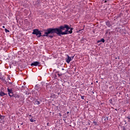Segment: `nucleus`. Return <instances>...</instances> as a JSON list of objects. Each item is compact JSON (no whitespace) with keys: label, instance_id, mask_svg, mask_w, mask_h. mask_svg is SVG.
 Returning a JSON list of instances; mask_svg holds the SVG:
<instances>
[{"label":"nucleus","instance_id":"nucleus-1","mask_svg":"<svg viewBox=\"0 0 130 130\" xmlns=\"http://www.w3.org/2000/svg\"><path fill=\"white\" fill-rule=\"evenodd\" d=\"M68 29L69 25L68 24L61 25L59 28H48L46 34L47 36L48 35V34L54 35L55 34L58 35V36H61V35H67Z\"/></svg>","mask_w":130,"mask_h":130},{"label":"nucleus","instance_id":"nucleus-2","mask_svg":"<svg viewBox=\"0 0 130 130\" xmlns=\"http://www.w3.org/2000/svg\"><path fill=\"white\" fill-rule=\"evenodd\" d=\"M48 30V28H47V29H43V30H39V29H35L33 30L32 34L36 35L38 38H40V37H48V38H50V39H52V38H53V37H54V35H51V34H48V35H46Z\"/></svg>","mask_w":130,"mask_h":130},{"label":"nucleus","instance_id":"nucleus-3","mask_svg":"<svg viewBox=\"0 0 130 130\" xmlns=\"http://www.w3.org/2000/svg\"><path fill=\"white\" fill-rule=\"evenodd\" d=\"M53 76L54 79L58 80V78H60L61 77V74H60L59 72L57 71L53 74Z\"/></svg>","mask_w":130,"mask_h":130},{"label":"nucleus","instance_id":"nucleus-4","mask_svg":"<svg viewBox=\"0 0 130 130\" xmlns=\"http://www.w3.org/2000/svg\"><path fill=\"white\" fill-rule=\"evenodd\" d=\"M7 91H8V93L10 97H11V98L13 97V95H14L13 94V89L8 88H7Z\"/></svg>","mask_w":130,"mask_h":130},{"label":"nucleus","instance_id":"nucleus-5","mask_svg":"<svg viewBox=\"0 0 130 130\" xmlns=\"http://www.w3.org/2000/svg\"><path fill=\"white\" fill-rule=\"evenodd\" d=\"M31 67H38V66H40V62L39 61H35L34 62H32L30 64Z\"/></svg>","mask_w":130,"mask_h":130},{"label":"nucleus","instance_id":"nucleus-6","mask_svg":"<svg viewBox=\"0 0 130 130\" xmlns=\"http://www.w3.org/2000/svg\"><path fill=\"white\" fill-rule=\"evenodd\" d=\"M73 30L74 28L71 27L69 26V28L67 30V34H72Z\"/></svg>","mask_w":130,"mask_h":130},{"label":"nucleus","instance_id":"nucleus-7","mask_svg":"<svg viewBox=\"0 0 130 130\" xmlns=\"http://www.w3.org/2000/svg\"><path fill=\"white\" fill-rule=\"evenodd\" d=\"M106 25L108 27V28H110L111 26H112V24H111V22L109 20H107L106 21Z\"/></svg>","mask_w":130,"mask_h":130},{"label":"nucleus","instance_id":"nucleus-8","mask_svg":"<svg viewBox=\"0 0 130 130\" xmlns=\"http://www.w3.org/2000/svg\"><path fill=\"white\" fill-rule=\"evenodd\" d=\"M68 57L66 58V61L67 63H69V62H71V61L73 60V59H72V57H71L69 55H67Z\"/></svg>","mask_w":130,"mask_h":130},{"label":"nucleus","instance_id":"nucleus-9","mask_svg":"<svg viewBox=\"0 0 130 130\" xmlns=\"http://www.w3.org/2000/svg\"><path fill=\"white\" fill-rule=\"evenodd\" d=\"M35 88L36 91H40V90H41V88H40V86H39L38 84L35 86Z\"/></svg>","mask_w":130,"mask_h":130},{"label":"nucleus","instance_id":"nucleus-10","mask_svg":"<svg viewBox=\"0 0 130 130\" xmlns=\"http://www.w3.org/2000/svg\"><path fill=\"white\" fill-rule=\"evenodd\" d=\"M100 42H103V43H104V42H105V40H104V38H102L100 40L97 41V43H100Z\"/></svg>","mask_w":130,"mask_h":130},{"label":"nucleus","instance_id":"nucleus-11","mask_svg":"<svg viewBox=\"0 0 130 130\" xmlns=\"http://www.w3.org/2000/svg\"><path fill=\"white\" fill-rule=\"evenodd\" d=\"M6 95H7V94L1 90V91L0 92V96H1V97H3Z\"/></svg>","mask_w":130,"mask_h":130},{"label":"nucleus","instance_id":"nucleus-12","mask_svg":"<svg viewBox=\"0 0 130 130\" xmlns=\"http://www.w3.org/2000/svg\"><path fill=\"white\" fill-rule=\"evenodd\" d=\"M35 104H36V105H39V104H40V102L38 101V100H36L35 102Z\"/></svg>","mask_w":130,"mask_h":130},{"label":"nucleus","instance_id":"nucleus-13","mask_svg":"<svg viewBox=\"0 0 130 130\" xmlns=\"http://www.w3.org/2000/svg\"><path fill=\"white\" fill-rule=\"evenodd\" d=\"M80 96H81L82 100H85V98H86V96L85 95H82L81 94H80Z\"/></svg>","mask_w":130,"mask_h":130},{"label":"nucleus","instance_id":"nucleus-14","mask_svg":"<svg viewBox=\"0 0 130 130\" xmlns=\"http://www.w3.org/2000/svg\"><path fill=\"white\" fill-rule=\"evenodd\" d=\"M14 97L15 98H20V95H19V94H15V95H14Z\"/></svg>","mask_w":130,"mask_h":130},{"label":"nucleus","instance_id":"nucleus-15","mask_svg":"<svg viewBox=\"0 0 130 130\" xmlns=\"http://www.w3.org/2000/svg\"><path fill=\"white\" fill-rule=\"evenodd\" d=\"M5 118V116L0 114V119H4Z\"/></svg>","mask_w":130,"mask_h":130},{"label":"nucleus","instance_id":"nucleus-16","mask_svg":"<svg viewBox=\"0 0 130 130\" xmlns=\"http://www.w3.org/2000/svg\"><path fill=\"white\" fill-rule=\"evenodd\" d=\"M5 31L6 32V33H10V30H9V29L5 28Z\"/></svg>","mask_w":130,"mask_h":130},{"label":"nucleus","instance_id":"nucleus-17","mask_svg":"<svg viewBox=\"0 0 130 130\" xmlns=\"http://www.w3.org/2000/svg\"><path fill=\"white\" fill-rule=\"evenodd\" d=\"M109 31H110V29H108L107 30H106V33H105L106 35L108 34V32H109Z\"/></svg>","mask_w":130,"mask_h":130},{"label":"nucleus","instance_id":"nucleus-18","mask_svg":"<svg viewBox=\"0 0 130 130\" xmlns=\"http://www.w3.org/2000/svg\"><path fill=\"white\" fill-rule=\"evenodd\" d=\"M63 116L64 118H68V116H67V114L65 113L63 115Z\"/></svg>","mask_w":130,"mask_h":130},{"label":"nucleus","instance_id":"nucleus-19","mask_svg":"<svg viewBox=\"0 0 130 130\" xmlns=\"http://www.w3.org/2000/svg\"><path fill=\"white\" fill-rule=\"evenodd\" d=\"M30 119V121H31V122H34V119H33V118H29Z\"/></svg>","mask_w":130,"mask_h":130},{"label":"nucleus","instance_id":"nucleus-20","mask_svg":"<svg viewBox=\"0 0 130 130\" xmlns=\"http://www.w3.org/2000/svg\"><path fill=\"white\" fill-rule=\"evenodd\" d=\"M93 123L94 124V125H98L97 122H96V121H93Z\"/></svg>","mask_w":130,"mask_h":130},{"label":"nucleus","instance_id":"nucleus-21","mask_svg":"<svg viewBox=\"0 0 130 130\" xmlns=\"http://www.w3.org/2000/svg\"><path fill=\"white\" fill-rule=\"evenodd\" d=\"M47 125L48 126H50V125H51V124L49 123H47Z\"/></svg>","mask_w":130,"mask_h":130},{"label":"nucleus","instance_id":"nucleus-22","mask_svg":"<svg viewBox=\"0 0 130 130\" xmlns=\"http://www.w3.org/2000/svg\"><path fill=\"white\" fill-rule=\"evenodd\" d=\"M44 85H45V83L42 82V86H43Z\"/></svg>","mask_w":130,"mask_h":130},{"label":"nucleus","instance_id":"nucleus-23","mask_svg":"<svg viewBox=\"0 0 130 130\" xmlns=\"http://www.w3.org/2000/svg\"><path fill=\"white\" fill-rule=\"evenodd\" d=\"M0 79L1 80H3V79H4V77H3V76H0Z\"/></svg>","mask_w":130,"mask_h":130},{"label":"nucleus","instance_id":"nucleus-24","mask_svg":"<svg viewBox=\"0 0 130 130\" xmlns=\"http://www.w3.org/2000/svg\"><path fill=\"white\" fill-rule=\"evenodd\" d=\"M123 130H126V128H125V127H123Z\"/></svg>","mask_w":130,"mask_h":130},{"label":"nucleus","instance_id":"nucleus-25","mask_svg":"<svg viewBox=\"0 0 130 130\" xmlns=\"http://www.w3.org/2000/svg\"><path fill=\"white\" fill-rule=\"evenodd\" d=\"M72 57V59H74V57H75V55L72 56V57Z\"/></svg>","mask_w":130,"mask_h":130},{"label":"nucleus","instance_id":"nucleus-26","mask_svg":"<svg viewBox=\"0 0 130 130\" xmlns=\"http://www.w3.org/2000/svg\"><path fill=\"white\" fill-rule=\"evenodd\" d=\"M20 124H21V125H23V124H24V123L23 122H21L20 123Z\"/></svg>","mask_w":130,"mask_h":130},{"label":"nucleus","instance_id":"nucleus-27","mask_svg":"<svg viewBox=\"0 0 130 130\" xmlns=\"http://www.w3.org/2000/svg\"><path fill=\"white\" fill-rule=\"evenodd\" d=\"M9 84H10V85H12V84H13V83L12 82H9Z\"/></svg>","mask_w":130,"mask_h":130},{"label":"nucleus","instance_id":"nucleus-28","mask_svg":"<svg viewBox=\"0 0 130 130\" xmlns=\"http://www.w3.org/2000/svg\"><path fill=\"white\" fill-rule=\"evenodd\" d=\"M2 28H3L4 29H5V26H2Z\"/></svg>","mask_w":130,"mask_h":130},{"label":"nucleus","instance_id":"nucleus-29","mask_svg":"<svg viewBox=\"0 0 130 130\" xmlns=\"http://www.w3.org/2000/svg\"><path fill=\"white\" fill-rule=\"evenodd\" d=\"M57 94H58V95H60V92H58V93H57Z\"/></svg>","mask_w":130,"mask_h":130},{"label":"nucleus","instance_id":"nucleus-30","mask_svg":"<svg viewBox=\"0 0 130 130\" xmlns=\"http://www.w3.org/2000/svg\"><path fill=\"white\" fill-rule=\"evenodd\" d=\"M105 3H107V1H105V2H104Z\"/></svg>","mask_w":130,"mask_h":130},{"label":"nucleus","instance_id":"nucleus-31","mask_svg":"<svg viewBox=\"0 0 130 130\" xmlns=\"http://www.w3.org/2000/svg\"><path fill=\"white\" fill-rule=\"evenodd\" d=\"M37 5H40V3L38 2V3H37Z\"/></svg>","mask_w":130,"mask_h":130},{"label":"nucleus","instance_id":"nucleus-32","mask_svg":"<svg viewBox=\"0 0 130 130\" xmlns=\"http://www.w3.org/2000/svg\"><path fill=\"white\" fill-rule=\"evenodd\" d=\"M69 113H70V112H67V114H69Z\"/></svg>","mask_w":130,"mask_h":130},{"label":"nucleus","instance_id":"nucleus-33","mask_svg":"<svg viewBox=\"0 0 130 130\" xmlns=\"http://www.w3.org/2000/svg\"><path fill=\"white\" fill-rule=\"evenodd\" d=\"M59 116H61V114L60 113L59 114Z\"/></svg>","mask_w":130,"mask_h":130},{"label":"nucleus","instance_id":"nucleus-34","mask_svg":"<svg viewBox=\"0 0 130 130\" xmlns=\"http://www.w3.org/2000/svg\"><path fill=\"white\" fill-rule=\"evenodd\" d=\"M125 53V54H127L128 52H126Z\"/></svg>","mask_w":130,"mask_h":130},{"label":"nucleus","instance_id":"nucleus-35","mask_svg":"<svg viewBox=\"0 0 130 130\" xmlns=\"http://www.w3.org/2000/svg\"><path fill=\"white\" fill-rule=\"evenodd\" d=\"M62 71H64V69L62 68Z\"/></svg>","mask_w":130,"mask_h":130},{"label":"nucleus","instance_id":"nucleus-36","mask_svg":"<svg viewBox=\"0 0 130 130\" xmlns=\"http://www.w3.org/2000/svg\"><path fill=\"white\" fill-rule=\"evenodd\" d=\"M46 87H47V83H46Z\"/></svg>","mask_w":130,"mask_h":130},{"label":"nucleus","instance_id":"nucleus-37","mask_svg":"<svg viewBox=\"0 0 130 130\" xmlns=\"http://www.w3.org/2000/svg\"><path fill=\"white\" fill-rule=\"evenodd\" d=\"M92 94H94V91H92Z\"/></svg>","mask_w":130,"mask_h":130},{"label":"nucleus","instance_id":"nucleus-38","mask_svg":"<svg viewBox=\"0 0 130 130\" xmlns=\"http://www.w3.org/2000/svg\"><path fill=\"white\" fill-rule=\"evenodd\" d=\"M29 116H32V115H28Z\"/></svg>","mask_w":130,"mask_h":130},{"label":"nucleus","instance_id":"nucleus-39","mask_svg":"<svg viewBox=\"0 0 130 130\" xmlns=\"http://www.w3.org/2000/svg\"><path fill=\"white\" fill-rule=\"evenodd\" d=\"M115 110H116V111H117V109H115Z\"/></svg>","mask_w":130,"mask_h":130},{"label":"nucleus","instance_id":"nucleus-40","mask_svg":"<svg viewBox=\"0 0 130 130\" xmlns=\"http://www.w3.org/2000/svg\"><path fill=\"white\" fill-rule=\"evenodd\" d=\"M105 121H106V119H105Z\"/></svg>","mask_w":130,"mask_h":130},{"label":"nucleus","instance_id":"nucleus-41","mask_svg":"<svg viewBox=\"0 0 130 130\" xmlns=\"http://www.w3.org/2000/svg\"><path fill=\"white\" fill-rule=\"evenodd\" d=\"M107 120H108V118H107Z\"/></svg>","mask_w":130,"mask_h":130},{"label":"nucleus","instance_id":"nucleus-42","mask_svg":"<svg viewBox=\"0 0 130 130\" xmlns=\"http://www.w3.org/2000/svg\"><path fill=\"white\" fill-rule=\"evenodd\" d=\"M96 83H98V81H96Z\"/></svg>","mask_w":130,"mask_h":130},{"label":"nucleus","instance_id":"nucleus-43","mask_svg":"<svg viewBox=\"0 0 130 130\" xmlns=\"http://www.w3.org/2000/svg\"><path fill=\"white\" fill-rule=\"evenodd\" d=\"M22 88H24V86H22Z\"/></svg>","mask_w":130,"mask_h":130},{"label":"nucleus","instance_id":"nucleus-44","mask_svg":"<svg viewBox=\"0 0 130 130\" xmlns=\"http://www.w3.org/2000/svg\"><path fill=\"white\" fill-rule=\"evenodd\" d=\"M68 116H69V115H68Z\"/></svg>","mask_w":130,"mask_h":130}]
</instances>
